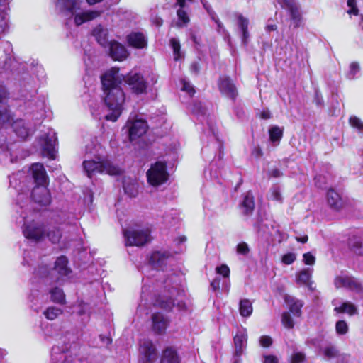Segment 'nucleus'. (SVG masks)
Listing matches in <instances>:
<instances>
[{
    "instance_id": "nucleus-24",
    "label": "nucleus",
    "mask_w": 363,
    "mask_h": 363,
    "mask_svg": "<svg viewBox=\"0 0 363 363\" xmlns=\"http://www.w3.org/2000/svg\"><path fill=\"white\" fill-rule=\"evenodd\" d=\"M174 302V298L172 296L159 295L155 299L154 306L166 311H171L175 305Z\"/></svg>"
},
{
    "instance_id": "nucleus-57",
    "label": "nucleus",
    "mask_w": 363,
    "mask_h": 363,
    "mask_svg": "<svg viewBox=\"0 0 363 363\" xmlns=\"http://www.w3.org/2000/svg\"><path fill=\"white\" fill-rule=\"evenodd\" d=\"M210 285L213 291H219L220 290L221 279L218 277L214 278Z\"/></svg>"
},
{
    "instance_id": "nucleus-30",
    "label": "nucleus",
    "mask_w": 363,
    "mask_h": 363,
    "mask_svg": "<svg viewBox=\"0 0 363 363\" xmlns=\"http://www.w3.org/2000/svg\"><path fill=\"white\" fill-rule=\"evenodd\" d=\"M50 299L53 303L64 305L66 303L65 294L59 287H54L50 290Z\"/></svg>"
},
{
    "instance_id": "nucleus-46",
    "label": "nucleus",
    "mask_w": 363,
    "mask_h": 363,
    "mask_svg": "<svg viewBox=\"0 0 363 363\" xmlns=\"http://www.w3.org/2000/svg\"><path fill=\"white\" fill-rule=\"evenodd\" d=\"M349 123L352 127L359 130H363V122L358 117L355 116H350L349 118Z\"/></svg>"
},
{
    "instance_id": "nucleus-26",
    "label": "nucleus",
    "mask_w": 363,
    "mask_h": 363,
    "mask_svg": "<svg viewBox=\"0 0 363 363\" xmlns=\"http://www.w3.org/2000/svg\"><path fill=\"white\" fill-rule=\"evenodd\" d=\"M285 301L289 304V311L296 317H301L302 315V308L304 303L301 300L296 299L294 297L286 296Z\"/></svg>"
},
{
    "instance_id": "nucleus-39",
    "label": "nucleus",
    "mask_w": 363,
    "mask_h": 363,
    "mask_svg": "<svg viewBox=\"0 0 363 363\" xmlns=\"http://www.w3.org/2000/svg\"><path fill=\"white\" fill-rule=\"evenodd\" d=\"M13 120V113L6 108L0 109V130L3 126Z\"/></svg>"
},
{
    "instance_id": "nucleus-40",
    "label": "nucleus",
    "mask_w": 363,
    "mask_h": 363,
    "mask_svg": "<svg viewBox=\"0 0 363 363\" xmlns=\"http://www.w3.org/2000/svg\"><path fill=\"white\" fill-rule=\"evenodd\" d=\"M46 236L52 243L57 244L61 240L62 233L59 228H55L53 230H49Z\"/></svg>"
},
{
    "instance_id": "nucleus-22",
    "label": "nucleus",
    "mask_w": 363,
    "mask_h": 363,
    "mask_svg": "<svg viewBox=\"0 0 363 363\" xmlns=\"http://www.w3.org/2000/svg\"><path fill=\"white\" fill-rule=\"evenodd\" d=\"M69 260L65 255L57 257L53 269L55 270L60 277L68 276L72 273V269L68 267Z\"/></svg>"
},
{
    "instance_id": "nucleus-45",
    "label": "nucleus",
    "mask_w": 363,
    "mask_h": 363,
    "mask_svg": "<svg viewBox=\"0 0 363 363\" xmlns=\"http://www.w3.org/2000/svg\"><path fill=\"white\" fill-rule=\"evenodd\" d=\"M281 323L283 325L288 329H292L294 327V322L288 312H284L282 313Z\"/></svg>"
},
{
    "instance_id": "nucleus-64",
    "label": "nucleus",
    "mask_w": 363,
    "mask_h": 363,
    "mask_svg": "<svg viewBox=\"0 0 363 363\" xmlns=\"http://www.w3.org/2000/svg\"><path fill=\"white\" fill-rule=\"evenodd\" d=\"M291 20L292 21V24L294 26V28H299L301 26V23H302V16H301V15L298 16V17H296V18H292Z\"/></svg>"
},
{
    "instance_id": "nucleus-1",
    "label": "nucleus",
    "mask_w": 363,
    "mask_h": 363,
    "mask_svg": "<svg viewBox=\"0 0 363 363\" xmlns=\"http://www.w3.org/2000/svg\"><path fill=\"white\" fill-rule=\"evenodd\" d=\"M119 68L111 67L101 77L104 102L111 111L105 119L116 122L122 114L125 101V94L121 87L123 79L119 74Z\"/></svg>"
},
{
    "instance_id": "nucleus-58",
    "label": "nucleus",
    "mask_w": 363,
    "mask_h": 363,
    "mask_svg": "<svg viewBox=\"0 0 363 363\" xmlns=\"http://www.w3.org/2000/svg\"><path fill=\"white\" fill-rule=\"evenodd\" d=\"M77 0H65V6L67 9V10L70 12L73 13L77 7Z\"/></svg>"
},
{
    "instance_id": "nucleus-17",
    "label": "nucleus",
    "mask_w": 363,
    "mask_h": 363,
    "mask_svg": "<svg viewBox=\"0 0 363 363\" xmlns=\"http://www.w3.org/2000/svg\"><path fill=\"white\" fill-rule=\"evenodd\" d=\"M239 207L242 209L244 216H250L253 214L255 208V201L252 191L250 190L244 194Z\"/></svg>"
},
{
    "instance_id": "nucleus-50",
    "label": "nucleus",
    "mask_w": 363,
    "mask_h": 363,
    "mask_svg": "<svg viewBox=\"0 0 363 363\" xmlns=\"http://www.w3.org/2000/svg\"><path fill=\"white\" fill-rule=\"evenodd\" d=\"M296 259V257L294 253L288 252L282 256L281 262L284 264L290 265L295 262Z\"/></svg>"
},
{
    "instance_id": "nucleus-15",
    "label": "nucleus",
    "mask_w": 363,
    "mask_h": 363,
    "mask_svg": "<svg viewBox=\"0 0 363 363\" xmlns=\"http://www.w3.org/2000/svg\"><path fill=\"white\" fill-rule=\"evenodd\" d=\"M147 124L145 121L136 120L131 123L128 130L130 141L133 142L145 135L147 130Z\"/></svg>"
},
{
    "instance_id": "nucleus-35",
    "label": "nucleus",
    "mask_w": 363,
    "mask_h": 363,
    "mask_svg": "<svg viewBox=\"0 0 363 363\" xmlns=\"http://www.w3.org/2000/svg\"><path fill=\"white\" fill-rule=\"evenodd\" d=\"M43 150L49 159H55V141L52 140V138L49 137L45 138Z\"/></svg>"
},
{
    "instance_id": "nucleus-43",
    "label": "nucleus",
    "mask_w": 363,
    "mask_h": 363,
    "mask_svg": "<svg viewBox=\"0 0 363 363\" xmlns=\"http://www.w3.org/2000/svg\"><path fill=\"white\" fill-rule=\"evenodd\" d=\"M170 45L172 46V48L174 52V60L177 61L181 58V56H182L181 50H181L180 43L176 38H172L170 39Z\"/></svg>"
},
{
    "instance_id": "nucleus-3",
    "label": "nucleus",
    "mask_w": 363,
    "mask_h": 363,
    "mask_svg": "<svg viewBox=\"0 0 363 363\" xmlns=\"http://www.w3.org/2000/svg\"><path fill=\"white\" fill-rule=\"evenodd\" d=\"M167 169V163L164 162L157 161L152 164L147 172L148 183L153 186H157L165 183L169 179Z\"/></svg>"
},
{
    "instance_id": "nucleus-53",
    "label": "nucleus",
    "mask_w": 363,
    "mask_h": 363,
    "mask_svg": "<svg viewBox=\"0 0 363 363\" xmlns=\"http://www.w3.org/2000/svg\"><path fill=\"white\" fill-rule=\"evenodd\" d=\"M182 91L187 92L191 96H194L196 92L194 86H191L189 82H187L184 79L182 81Z\"/></svg>"
},
{
    "instance_id": "nucleus-2",
    "label": "nucleus",
    "mask_w": 363,
    "mask_h": 363,
    "mask_svg": "<svg viewBox=\"0 0 363 363\" xmlns=\"http://www.w3.org/2000/svg\"><path fill=\"white\" fill-rule=\"evenodd\" d=\"M84 170L89 178H92L96 174H106L111 176H117L121 174V169L114 165L111 160L107 158L98 160H87L82 163Z\"/></svg>"
},
{
    "instance_id": "nucleus-48",
    "label": "nucleus",
    "mask_w": 363,
    "mask_h": 363,
    "mask_svg": "<svg viewBox=\"0 0 363 363\" xmlns=\"http://www.w3.org/2000/svg\"><path fill=\"white\" fill-rule=\"evenodd\" d=\"M347 6L350 7V9L347 11L349 15H359V9L357 6L356 0H347Z\"/></svg>"
},
{
    "instance_id": "nucleus-54",
    "label": "nucleus",
    "mask_w": 363,
    "mask_h": 363,
    "mask_svg": "<svg viewBox=\"0 0 363 363\" xmlns=\"http://www.w3.org/2000/svg\"><path fill=\"white\" fill-rule=\"evenodd\" d=\"M9 95L10 94L7 88L3 84H0V104L6 101L9 98Z\"/></svg>"
},
{
    "instance_id": "nucleus-21",
    "label": "nucleus",
    "mask_w": 363,
    "mask_h": 363,
    "mask_svg": "<svg viewBox=\"0 0 363 363\" xmlns=\"http://www.w3.org/2000/svg\"><path fill=\"white\" fill-rule=\"evenodd\" d=\"M11 126L16 133V135L23 140H25L28 136L29 132L28 128L26 127L25 121L22 118L14 119L13 115V120H11Z\"/></svg>"
},
{
    "instance_id": "nucleus-51",
    "label": "nucleus",
    "mask_w": 363,
    "mask_h": 363,
    "mask_svg": "<svg viewBox=\"0 0 363 363\" xmlns=\"http://www.w3.org/2000/svg\"><path fill=\"white\" fill-rule=\"evenodd\" d=\"M306 359V355L301 352H295L291 355V363H302Z\"/></svg>"
},
{
    "instance_id": "nucleus-25",
    "label": "nucleus",
    "mask_w": 363,
    "mask_h": 363,
    "mask_svg": "<svg viewBox=\"0 0 363 363\" xmlns=\"http://www.w3.org/2000/svg\"><path fill=\"white\" fill-rule=\"evenodd\" d=\"M101 14L100 11H87L77 13L74 16V23L77 26H80L85 22L94 20L99 17Z\"/></svg>"
},
{
    "instance_id": "nucleus-63",
    "label": "nucleus",
    "mask_w": 363,
    "mask_h": 363,
    "mask_svg": "<svg viewBox=\"0 0 363 363\" xmlns=\"http://www.w3.org/2000/svg\"><path fill=\"white\" fill-rule=\"evenodd\" d=\"M269 175L271 177L278 178L282 175V173L281 172V171L279 169L275 168V169H271L269 172Z\"/></svg>"
},
{
    "instance_id": "nucleus-44",
    "label": "nucleus",
    "mask_w": 363,
    "mask_h": 363,
    "mask_svg": "<svg viewBox=\"0 0 363 363\" xmlns=\"http://www.w3.org/2000/svg\"><path fill=\"white\" fill-rule=\"evenodd\" d=\"M269 199L278 201L279 203L283 202V198L279 187L274 186L270 189Z\"/></svg>"
},
{
    "instance_id": "nucleus-32",
    "label": "nucleus",
    "mask_w": 363,
    "mask_h": 363,
    "mask_svg": "<svg viewBox=\"0 0 363 363\" xmlns=\"http://www.w3.org/2000/svg\"><path fill=\"white\" fill-rule=\"evenodd\" d=\"M93 35L101 46L106 47L108 45L107 32L101 26H97L93 30Z\"/></svg>"
},
{
    "instance_id": "nucleus-19",
    "label": "nucleus",
    "mask_w": 363,
    "mask_h": 363,
    "mask_svg": "<svg viewBox=\"0 0 363 363\" xmlns=\"http://www.w3.org/2000/svg\"><path fill=\"white\" fill-rule=\"evenodd\" d=\"M348 250L357 256H363V239L362 237L353 235L347 239Z\"/></svg>"
},
{
    "instance_id": "nucleus-49",
    "label": "nucleus",
    "mask_w": 363,
    "mask_h": 363,
    "mask_svg": "<svg viewBox=\"0 0 363 363\" xmlns=\"http://www.w3.org/2000/svg\"><path fill=\"white\" fill-rule=\"evenodd\" d=\"M177 15L179 21H182L183 24H187L190 21L189 17L186 11L184 10V8L179 9L177 11Z\"/></svg>"
},
{
    "instance_id": "nucleus-55",
    "label": "nucleus",
    "mask_w": 363,
    "mask_h": 363,
    "mask_svg": "<svg viewBox=\"0 0 363 363\" xmlns=\"http://www.w3.org/2000/svg\"><path fill=\"white\" fill-rule=\"evenodd\" d=\"M259 343L263 347H269L273 343V340L270 336L262 335L260 337Z\"/></svg>"
},
{
    "instance_id": "nucleus-41",
    "label": "nucleus",
    "mask_w": 363,
    "mask_h": 363,
    "mask_svg": "<svg viewBox=\"0 0 363 363\" xmlns=\"http://www.w3.org/2000/svg\"><path fill=\"white\" fill-rule=\"evenodd\" d=\"M335 331L339 335H344L349 331L347 323L344 320H337L335 323Z\"/></svg>"
},
{
    "instance_id": "nucleus-7",
    "label": "nucleus",
    "mask_w": 363,
    "mask_h": 363,
    "mask_svg": "<svg viewBox=\"0 0 363 363\" xmlns=\"http://www.w3.org/2000/svg\"><path fill=\"white\" fill-rule=\"evenodd\" d=\"M218 88L223 96L235 101L238 95L235 84L229 76L220 75L218 79Z\"/></svg>"
},
{
    "instance_id": "nucleus-62",
    "label": "nucleus",
    "mask_w": 363,
    "mask_h": 363,
    "mask_svg": "<svg viewBox=\"0 0 363 363\" xmlns=\"http://www.w3.org/2000/svg\"><path fill=\"white\" fill-rule=\"evenodd\" d=\"M252 155L257 159L261 157L263 155V153L260 147H254L253 150H252Z\"/></svg>"
},
{
    "instance_id": "nucleus-4",
    "label": "nucleus",
    "mask_w": 363,
    "mask_h": 363,
    "mask_svg": "<svg viewBox=\"0 0 363 363\" xmlns=\"http://www.w3.org/2000/svg\"><path fill=\"white\" fill-rule=\"evenodd\" d=\"M120 77L129 86L132 93L141 95L147 92V82L142 74L130 72L125 76L121 74Z\"/></svg>"
},
{
    "instance_id": "nucleus-36",
    "label": "nucleus",
    "mask_w": 363,
    "mask_h": 363,
    "mask_svg": "<svg viewBox=\"0 0 363 363\" xmlns=\"http://www.w3.org/2000/svg\"><path fill=\"white\" fill-rule=\"evenodd\" d=\"M123 189L125 193L131 198L136 197L138 194V184L135 182H124Z\"/></svg>"
},
{
    "instance_id": "nucleus-37",
    "label": "nucleus",
    "mask_w": 363,
    "mask_h": 363,
    "mask_svg": "<svg viewBox=\"0 0 363 363\" xmlns=\"http://www.w3.org/2000/svg\"><path fill=\"white\" fill-rule=\"evenodd\" d=\"M323 354L327 359L337 358L340 356V350L334 345H328L323 348Z\"/></svg>"
},
{
    "instance_id": "nucleus-60",
    "label": "nucleus",
    "mask_w": 363,
    "mask_h": 363,
    "mask_svg": "<svg viewBox=\"0 0 363 363\" xmlns=\"http://www.w3.org/2000/svg\"><path fill=\"white\" fill-rule=\"evenodd\" d=\"M360 69L359 65L357 62H352L350 65V72L352 75H355Z\"/></svg>"
},
{
    "instance_id": "nucleus-14",
    "label": "nucleus",
    "mask_w": 363,
    "mask_h": 363,
    "mask_svg": "<svg viewBox=\"0 0 363 363\" xmlns=\"http://www.w3.org/2000/svg\"><path fill=\"white\" fill-rule=\"evenodd\" d=\"M335 285L342 286L354 291L357 293L363 292V286L361 283L357 281L355 278L350 276H339L335 278Z\"/></svg>"
},
{
    "instance_id": "nucleus-33",
    "label": "nucleus",
    "mask_w": 363,
    "mask_h": 363,
    "mask_svg": "<svg viewBox=\"0 0 363 363\" xmlns=\"http://www.w3.org/2000/svg\"><path fill=\"white\" fill-rule=\"evenodd\" d=\"M334 311L337 313H347L350 316L357 313V307L350 302L342 303L339 307H335Z\"/></svg>"
},
{
    "instance_id": "nucleus-9",
    "label": "nucleus",
    "mask_w": 363,
    "mask_h": 363,
    "mask_svg": "<svg viewBox=\"0 0 363 363\" xmlns=\"http://www.w3.org/2000/svg\"><path fill=\"white\" fill-rule=\"evenodd\" d=\"M109 56L114 60L121 62L128 58L129 52L121 43L113 40L108 43Z\"/></svg>"
},
{
    "instance_id": "nucleus-29",
    "label": "nucleus",
    "mask_w": 363,
    "mask_h": 363,
    "mask_svg": "<svg viewBox=\"0 0 363 363\" xmlns=\"http://www.w3.org/2000/svg\"><path fill=\"white\" fill-rule=\"evenodd\" d=\"M281 7L289 11L291 19L301 15L300 7L294 0H282Z\"/></svg>"
},
{
    "instance_id": "nucleus-10",
    "label": "nucleus",
    "mask_w": 363,
    "mask_h": 363,
    "mask_svg": "<svg viewBox=\"0 0 363 363\" xmlns=\"http://www.w3.org/2000/svg\"><path fill=\"white\" fill-rule=\"evenodd\" d=\"M152 330L156 335H163L169 326V320L160 312L153 313L151 315Z\"/></svg>"
},
{
    "instance_id": "nucleus-13",
    "label": "nucleus",
    "mask_w": 363,
    "mask_h": 363,
    "mask_svg": "<svg viewBox=\"0 0 363 363\" xmlns=\"http://www.w3.org/2000/svg\"><path fill=\"white\" fill-rule=\"evenodd\" d=\"M32 177L35 184V186H47L48 177L43 164L35 163L31 166Z\"/></svg>"
},
{
    "instance_id": "nucleus-34",
    "label": "nucleus",
    "mask_w": 363,
    "mask_h": 363,
    "mask_svg": "<svg viewBox=\"0 0 363 363\" xmlns=\"http://www.w3.org/2000/svg\"><path fill=\"white\" fill-rule=\"evenodd\" d=\"M253 311L252 302L247 298H243L240 301L239 312L242 317H249Z\"/></svg>"
},
{
    "instance_id": "nucleus-8",
    "label": "nucleus",
    "mask_w": 363,
    "mask_h": 363,
    "mask_svg": "<svg viewBox=\"0 0 363 363\" xmlns=\"http://www.w3.org/2000/svg\"><path fill=\"white\" fill-rule=\"evenodd\" d=\"M140 363H154L157 359L155 345L150 340H145L139 347Z\"/></svg>"
},
{
    "instance_id": "nucleus-11",
    "label": "nucleus",
    "mask_w": 363,
    "mask_h": 363,
    "mask_svg": "<svg viewBox=\"0 0 363 363\" xmlns=\"http://www.w3.org/2000/svg\"><path fill=\"white\" fill-rule=\"evenodd\" d=\"M33 201L41 206H48L51 203V196L47 186H34L31 192Z\"/></svg>"
},
{
    "instance_id": "nucleus-27",
    "label": "nucleus",
    "mask_w": 363,
    "mask_h": 363,
    "mask_svg": "<svg viewBox=\"0 0 363 363\" xmlns=\"http://www.w3.org/2000/svg\"><path fill=\"white\" fill-rule=\"evenodd\" d=\"M237 19L238 28L242 32V42L245 45H247L250 38V33L248 30L249 20L242 14H239L237 17Z\"/></svg>"
},
{
    "instance_id": "nucleus-6",
    "label": "nucleus",
    "mask_w": 363,
    "mask_h": 363,
    "mask_svg": "<svg viewBox=\"0 0 363 363\" xmlns=\"http://www.w3.org/2000/svg\"><path fill=\"white\" fill-rule=\"evenodd\" d=\"M23 234L26 239L40 242L45 236L44 225L32 220L23 225Z\"/></svg>"
},
{
    "instance_id": "nucleus-16",
    "label": "nucleus",
    "mask_w": 363,
    "mask_h": 363,
    "mask_svg": "<svg viewBox=\"0 0 363 363\" xmlns=\"http://www.w3.org/2000/svg\"><path fill=\"white\" fill-rule=\"evenodd\" d=\"M128 46L135 49H143L147 46V38L142 32L133 31L126 36Z\"/></svg>"
},
{
    "instance_id": "nucleus-18",
    "label": "nucleus",
    "mask_w": 363,
    "mask_h": 363,
    "mask_svg": "<svg viewBox=\"0 0 363 363\" xmlns=\"http://www.w3.org/2000/svg\"><path fill=\"white\" fill-rule=\"evenodd\" d=\"M181 357L177 350L171 346L165 347L161 354L160 363H180Z\"/></svg>"
},
{
    "instance_id": "nucleus-31",
    "label": "nucleus",
    "mask_w": 363,
    "mask_h": 363,
    "mask_svg": "<svg viewBox=\"0 0 363 363\" xmlns=\"http://www.w3.org/2000/svg\"><path fill=\"white\" fill-rule=\"evenodd\" d=\"M284 135V128L278 125L272 126L269 129V137L271 143L279 144Z\"/></svg>"
},
{
    "instance_id": "nucleus-28",
    "label": "nucleus",
    "mask_w": 363,
    "mask_h": 363,
    "mask_svg": "<svg viewBox=\"0 0 363 363\" xmlns=\"http://www.w3.org/2000/svg\"><path fill=\"white\" fill-rule=\"evenodd\" d=\"M247 335L244 333H237L233 337L235 345V356L240 357L243 353L245 344L247 342Z\"/></svg>"
},
{
    "instance_id": "nucleus-59",
    "label": "nucleus",
    "mask_w": 363,
    "mask_h": 363,
    "mask_svg": "<svg viewBox=\"0 0 363 363\" xmlns=\"http://www.w3.org/2000/svg\"><path fill=\"white\" fill-rule=\"evenodd\" d=\"M263 363H279L278 358L275 355L267 354L264 355Z\"/></svg>"
},
{
    "instance_id": "nucleus-12",
    "label": "nucleus",
    "mask_w": 363,
    "mask_h": 363,
    "mask_svg": "<svg viewBox=\"0 0 363 363\" xmlns=\"http://www.w3.org/2000/svg\"><path fill=\"white\" fill-rule=\"evenodd\" d=\"M172 256L168 251H155L149 259L150 264L157 270H164L167 267V260Z\"/></svg>"
},
{
    "instance_id": "nucleus-52",
    "label": "nucleus",
    "mask_w": 363,
    "mask_h": 363,
    "mask_svg": "<svg viewBox=\"0 0 363 363\" xmlns=\"http://www.w3.org/2000/svg\"><path fill=\"white\" fill-rule=\"evenodd\" d=\"M303 261L306 265H313L315 262V257L311 252H306L303 255Z\"/></svg>"
},
{
    "instance_id": "nucleus-23",
    "label": "nucleus",
    "mask_w": 363,
    "mask_h": 363,
    "mask_svg": "<svg viewBox=\"0 0 363 363\" xmlns=\"http://www.w3.org/2000/svg\"><path fill=\"white\" fill-rule=\"evenodd\" d=\"M313 269L309 268L303 269L296 274V282L300 286H306L308 289H312L313 281L312 279Z\"/></svg>"
},
{
    "instance_id": "nucleus-38",
    "label": "nucleus",
    "mask_w": 363,
    "mask_h": 363,
    "mask_svg": "<svg viewBox=\"0 0 363 363\" xmlns=\"http://www.w3.org/2000/svg\"><path fill=\"white\" fill-rule=\"evenodd\" d=\"M62 313L63 311L62 309L55 306H50L43 312V315L48 320H53L62 314Z\"/></svg>"
},
{
    "instance_id": "nucleus-20",
    "label": "nucleus",
    "mask_w": 363,
    "mask_h": 363,
    "mask_svg": "<svg viewBox=\"0 0 363 363\" xmlns=\"http://www.w3.org/2000/svg\"><path fill=\"white\" fill-rule=\"evenodd\" d=\"M326 197L328 206L333 211H340L343 208L342 197L333 189L328 190Z\"/></svg>"
},
{
    "instance_id": "nucleus-5",
    "label": "nucleus",
    "mask_w": 363,
    "mask_h": 363,
    "mask_svg": "<svg viewBox=\"0 0 363 363\" xmlns=\"http://www.w3.org/2000/svg\"><path fill=\"white\" fill-rule=\"evenodd\" d=\"M125 245L143 246L146 244L150 235L149 230H124Z\"/></svg>"
},
{
    "instance_id": "nucleus-47",
    "label": "nucleus",
    "mask_w": 363,
    "mask_h": 363,
    "mask_svg": "<svg viewBox=\"0 0 363 363\" xmlns=\"http://www.w3.org/2000/svg\"><path fill=\"white\" fill-rule=\"evenodd\" d=\"M217 274L223 276L224 278H228L230 277V270L227 264H223L216 268Z\"/></svg>"
},
{
    "instance_id": "nucleus-42",
    "label": "nucleus",
    "mask_w": 363,
    "mask_h": 363,
    "mask_svg": "<svg viewBox=\"0 0 363 363\" xmlns=\"http://www.w3.org/2000/svg\"><path fill=\"white\" fill-rule=\"evenodd\" d=\"M50 268L47 264H42L38 266V267L35 270V274L37 277L41 279H45L48 277L50 274Z\"/></svg>"
},
{
    "instance_id": "nucleus-61",
    "label": "nucleus",
    "mask_w": 363,
    "mask_h": 363,
    "mask_svg": "<svg viewBox=\"0 0 363 363\" xmlns=\"http://www.w3.org/2000/svg\"><path fill=\"white\" fill-rule=\"evenodd\" d=\"M201 70V65L198 62H194L190 65V71L195 74H199Z\"/></svg>"
},
{
    "instance_id": "nucleus-56",
    "label": "nucleus",
    "mask_w": 363,
    "mask_h": 363,
    "mask_svg": "<svg viewBox=\"0 0 363 363\" xmlns=\"http://www.w3.org/2000/svg\"><path fill=\"white\" fill-rule=\"evenodd\" d=\"M250 249L246 242H240L237 245V252L240 255H246L249 253Z\"/></svg>"
}]
</instances>
